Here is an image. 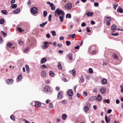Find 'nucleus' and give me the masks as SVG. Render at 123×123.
<instances>
[{"label": "nucleus", "mask_w": 123, "mask_h": 123, "mask_svg": "<svg viewBox=\"0 0 123 123\" xmlns=\"http://www.w3.org/2000/svg\"><path fill=\"white\" fill-rule=\"evenodd\" d=\"M67 56L68 57L69 59H70L71 60H72L73 58L72 55V54H71L70 53H69L67 55Z\"/></svg>", "instance_id": "2eb2a0df"}, {"label": "nucleus", "mask_w": 123, "mask_h": 123, "mask_svg": "<svg viewBox=\"0 0 123 123\" xmlns=\"http://www.w3.org/2000/svg\"><path fill=\"white\" fill-rule=\"evenodd\" d=\"M40 67H41V68L42 69H43V68H47V66H46L45 65H44H44H41V66Z\"/></svg>", "instance_id": "e433bc0d"}, {"label": "nucleus", "mask_w": 123, "mask_h": 123, "mask_svg": "<svg viewBox=\"0 0 123 123\" xmlns=\"http://www.w3.org/2000/svg\"><path fill=\"white\" fill-rule=\"evenodd\" d=\"M26 70L27 71V73H29L30 72V69L29 68V66L27 65H26L25 66Z\"/></svg>", "instance_id": "c85d7f7f"}, {"label": "nucleus", "mask_w": 123, "mask_h": 123, "mask_svg": "<svg viewBox=\"0 0 123 123\" xmlns=\"http://www.w3.org/2000/svg\"><path fill=\"white\" fill-rule=\"evenodd\" d=\"M55 16L56 17H58L60 15H64V12L62 9L59 8H57L54 12Z\"/></svg>", "instance_id": "f257e3e1"}, {"label": "nucleus", "mask_w": 123, "mask_h": 123, "mask_svg": "<svg viewBox=\"0 0 123 123\" xmlns=\"http://www.w3.org/2000/svg\"><path fill=\"white\" fill-rule=\"evenodd\" d=\"M18 43L20 45H23L24 44L23 42L22 41L20 40L19 41Z\"/></svg>", "instance_id": "79ce46f5"}, {"label": "nucleus", "mask_w": 123, "mask_h": 123, "mask_svg": "<svg viewBox=\"0 0 123 123\" xmlns=\"http://www.w3.org/2000/svg\"><path fill=\"white\" fill-rule=\"evenodd\" d=\"M2 37H0V43H1L2 42Z\"/></svg>", "instance_id": "052dcab7"}, {"label": "nucleus", "mask_w": 123, "mask_h": 123, "mask_svg": "<svg viewBox=\"0 0 123 123\" xmlns=\"http://www.w3.org/2000/svg\"><path fill=\"white\" fill-rule=\"evenodd\" d=\"M112 56L113 58L117 60H118V58L117 56V55L115 53H114L112 55Z\"/></svg>", "instance_id": "412c9836"}, {"label": "nucleus", "mask_w": 123, "mask_h": 123, "mask_svg": "<svg viewBox=\"0 0 123 123\" xmlns=\"http://www.w3.org/2000/svg\"><path fill=\"white\" fill-rule=\"evenodd\" d=\"M57 67L59 69H61L62 68L61 65V63L60 62H59L58 63V65H57Z\"/></svg>", "instance_id": "7c9ffc66"}, {"label": "nucleus", "mask_w": 123, "mask_h": 123, "mask_svg": "<svg viewBox=\"0 0 123 123\" xmlns=\"http://www.w3.org/2000/svg\"><path fill=\"white\" fill-rule=\"evenodd\" d=\"M6 81L7 84H11L13 82V80L12 79H7Z\"/></svg>", "instance_id": "423d86ee"}, {"label": "nucleus", "mask_w": 123, "mask_h": 123, "mask_svg": "<svg viewBox=\"0 0 123 123\" xmlns=\"http://www.w3.org/2000/svg\"><path fill=\"white\" fill-rule=\"evenodd\" d=\"M118 6V4H116V5H114L113 7L114 9H116V8Z\"/></svg>", "instance_id": "0e129e2a"}, {"label": "nucleus", "mask_w": 123, "mask_h": 123, "mask_svg": "<svg viewBox=\"0 0 123 123\" xmlns=\"http://www.w3.org/2000/svg\"><path fill=\"white\" fill-rule=\"evenodd\" d=\"M22 78V76L21 74H20L17 79V81L18 82H19L20 80H21Z\"/></svg>", "instance_id": "6e6552de"}, {"label": "nucleus", "mask_w": 123, "mask_h": 123, "mask_svg": "<svg viewBox=\"0 0 123 123\" xmlns=\"http://www.w3.org/2000/svg\"><path fill=\"white\" fill-rule=\"evenodd\" d=\"M111 111H112V110L111 109H109L107 111V113L108 114H110L111 112Z\"/></svg>", "instance_id": "680f3d73"}, {"label": "nucleus", "mask_w": 123, "mask_h": 123, "mask_svg": "<svg viewBox=\"0 0 123 123\" xmlns=\"http://www.w3.org/2000/svg\"><path fill=\"white\" fill-rule=\"evenodd\" d=\"M1 12L3 14L6 15L7 13V12L5 10H2L1 11Z\"/></svg>", "instance_id": "f704fd0d"}, {"label": "nucleus", "mask_w": 123, "mask_h": 123, "mask_svg": "<svg viewBox=\"0 0 123 123\" xmlns=\"http://www.w3.org/2000/svg\"><path fill=\"white\" fill-rule=\"evenodd\" d=\"M105 18L107 20L106 21H110L111 20L112 18L110 16L105 17Z\"/></svg>", "instance_id": "cd10ccee"}, {"label": "nucleus", "mask_w": 123, "mask_h": 123, "mask_svg": "<svg viewBox=\"0 0 123 123\" xmlns=\"http://www.w3.org/2000/svg\"><path fill=\"white\" fill-rule=\"evenodd\" d=\"M37 8L36 7H34L31 8V12L32 13L35 14L37 12Z\"/></svg>", "instance_id": "7ed1b4c3"}, {"label": "nucleus", "mask_w": 123, "mask_h": 123, "mask_svg": "<svg viewBox=\"0 0 123 123\" xmlns=\"http://www.w3.org/2000/svg\"><path fill=\"white\" fill-rule=\"evenodd\" d=\"M48 46L45 45H43L42 47V48L43 49H45L47 48Z\"/></svg>", "instance_id": "864d4df0"}, {"label": "nucleus", "mask_w": 123, "mask_h": 123, "mask_svg": "<svg viewBox=\"0 0 123 123\" xmlns=\"http://www.w3.org/2000/svg\"><path fill=\"white\" fill-rule=\"evenodd\" d=\"M52 17V15L51 14H50L48 17V19L49 21H51V18Z\"/></svg>", "instance_id": "c03bdc74"}, {"label": "nucleus", "mask_w": 123, "mask_h": 123, "mask_svg": "<svg viewBox=\"0 0 123 123\" xmlns=\"http://www.w3.org/2000/svg\"><path fill=\"white\" fill-rule=\"evenodd\" d=\"M41 76L43 77H45L46 75V73L45 71L44 70L42 71L41 73Z\"/></svg>", "instance_id": "9b49d317"}, {"label": "nucleus", "mask_w": 123, "mask_h": 123, "mask_svg": "<svg viewBox=\"0 0 123 123\" xmlns=\"http://www.w3.org/2000/svg\"><path fill=\"white\" fill-rule=\"evenodd\" d=\"M69 72L72 73L74 76H75L76 74V72L74 69L70 71Z\"/></svg>", "instance_id": "b1692460"}, {"label": "nucleus", "mask_w": 123, "mask_h": 123, "mask_svg": "<svg viewBox=\"0 0 123 123\" xmlns=\"http://www.w3.org/2000/svg\"><path fill=\"white\" fill-rule=\"evenodd\" d=\"M49 108H52L53 107V104L51 103H50L49 104Z\"/></svg>", "instance_id": "a18cd8bd"}, {"label": "nucleus", "mask_w": 123, "mask_h": 123, "mask_svg": "<svg viewBox=\"0 0 123 123\" xmlns=\"http://www.w3.org/2000/svg\"><path fill=\"white\" fill-rule=\"evenodd\" d=\"M100 91L101 93L104 94L106 90L105 87H102L100 88Z\"/></svg>", "instance_id": "1a4fd4ad"}, {"label": "nucleus", "mask_w": 123, "mask_h": 123, "mask_svg": "<svg viewBox=\"0 0 123 123\" xmlns=\"http://www.w3.org/2000/svg\"><path fill=\"white\" fill-rule=\"evenodd\" d=\"M84 110L85 112L86 113L88 111L89 108L88 106H86L84 107Z\"/></svg>", "instance_id": "6ab92c4d"}, {"label": "nucleus", "mask_w": 123, "mask_h": 123, "mask_svg": "<svg viewBox=\"0 0 123 123\" xmlns=\"http://www.w3.org/2000/svg\"><path fill=\"white\" fill-rule=\"evenodd\" d=\"M17 7V5L16 4H14L12 5L10 7L11 9H14Z\"/></svg>", "instance_id": "4be33fe9"}, {"label": "nucleus", "mask_w": 123, "mask_h": 123, "mask_svg": "<svg viewBox=\"0 0 123 123\" xmlns=\"http://www.w3.org/2000/svg\"><path fill=\"white\" fill-rule=\"evenodd\" d=\"M12 46V44L10 42L8 43L7 44V46L9 48H11Z\"/></svg>", "instance_id": "473e14b6"}, {"label": "nucleus", "mask_w": 123, "mask_h": 123, "mask_svg": "<svg viewBox=\"0 0 123 123\" xmlns=\"http://www.w3.org/2000/svg\"><path fill=\"white\" fill-rule=\"evenodd\" d=\"M5 22V20L3 19H0V24H3Z\"/></svg>", "instance_id": "72a5a7b5"}, {"label": "nucleus", "mask_w": 123, "mask_h": 123, "mask_svg": "<svg viewBox=\"0 0 123 123\" xmlns=\"http://www.w3.org/2000/svg\"><path fill=\"white\" fill-rule=\"evenodd\" d=\"M18 30L20 32V33H21L22 32V28H20V27H18Z\"/></svg>", "instance_id": "49530a36"}, {"label": "nucleus", "mask_w": 123, "mask_h": 123, "mask_svg": "<svg viewBox=\"0 0 123 123\" xmlns=\"http://www.w3.org/2000/svg\"><path fill=\"white\" fill-rule=\"evenodd\" d=\"M65 7L67 10H69L72 8V6L70 4L68 3L65 6Z\"/></svg>", "instance_id": "39448f33"}, {"label": "nucleus", "mask_w": 123, "mask_h": 123, "mask_svg": "<svg viewBox=\"0 0 123 123\" xmlns=\"http://www.w3.org/2000/svg\"><path fill=\"white\" fill-rule=\"evenodd\" d=\"M75 34H74L73 35H72L71 37L72 38H75Z\"/></svg>", "instance_id": "bf43d9fd"}, {"label": "nucleus", "mask_w": 123, "mask_h": 123, "mask_svg": "<svg viewBox=\"0 0 123 123\" xmlns=\"http://www.w3.org/2000/svg\"><path fill=\"white\" fill-rule=\"evenodd\" d=\"M41 105L40 103L38 101H37L35 102V106L36 107H39Z\"/></svg>", "instance_id": "4468645a"}, {"label": "nucleus", "mask_w": 123, "mask_h": 123, "mask_svg": "<svg viewBox=\"0 0 123 123\" xmlns=\"http://www.w3.org/2000/svg\"><path fill=\"white\" fill-rule=\"evenodd\" d=\"M67 117V115L65 114H62V118L63 120H65Z\"/></svg>", "instance_id": "a211bd4d"}, {"label": "nucleus", "mask_w": 123, "mask_h": 123, "mask_svg": "<svg viewBox=\"0 0 123 123\" xmlns=\"http://www.w3.org/2000/svg\"><path fill=\"white\" fill-rule=\"evenodd\" d=\"M43 91L45 93H48L51 92L52 91H51L50 88L49 86H45L44 88Z\"/></svg>", "instance_id": "f03ea898"}, {"label": "nucleus", "mask_w": 123, "mask_h": 123, "mask_svg": "<svg viewBox=\"0 0 123 123\" xmlns=\"http://www.w3.org/2000/svg\"><path fill=\"white\" fill-rule=\"evenodd\" d=\"M47 14V12L46 11H44L43 12V16L44 17H45L46 16Z\"/></svg>", "instance_id": "4c0bfd02"}, {"label": "nucleus", "mask_w": 123, "mask_h": 123, "mask_svg": "<svg viewBox=\"0 0 123 123\" xmlns=\"http://www.w3.org/2000/svg\"><path fill=\"white\" fill-rule=\"evenodd\" d=\"M83 94L85 96H86L87 95V93L85 91L83 92Z\"/></svg>", "instance_id": "6e6d98bb"}, {"label": "nucleus", "mask_w": 123, "mask_h": 123, "mask_svg": "<svg viewBox=\"0 0 123 123\" xmlns=\"http://www.w3.org/2000/svg\"><path fill=\"white\" fill-rule=\"evenodd\" d=\"M49 75L51 77H53L54 75V74L53 72L50 71L49 73Z\"/></svg>", "instance_id": "2f4dec72"}, {"label": "nucleus", "mask_w": 123, "mask_h": 123, "mask_svg": "<svg viewBox=\"0 0 123 123\" xmlns=\"http://www.w3.org/2000/svg\"><path fill=\"white\" fill-rule=\"evenodd\" d=\"M86 24L85 23L83 22L81 24V26L82 27H84L86 25Z\"/></svg>", "instance_id": "13d9d810"}, {"label": "nucleus", "mask_w": 123, "mask_h": 123, "mask_svg": "<svg viewBox=\"0 0 123 123\" xmlns=\"http://www.w3.org/2000/svg\"><path fill=\"white\" fill-rule=\"evenodd\" d=\"M89 70L90 71V73H93V71L92 69L91 68H89Z\"/></svg>", "instance_id": "3c124183"}, {"label": "nucleus", "mask_w": 123, "mask_h": 123, "mask_svg": "<svg viewBox=\"0 0 123 123\" xmlns=\"http://www.w3.org/2000/svg\"><path fill=\"white\" fill-rule=\"evenodd\" d=\"M93 12H87L86 13V15L90 17L93 15Z\"/></svg>", "instance_id": "f3484780"}, {"label": "nucleus", "mask_w": 123, "mask_h": 123, "mask_svg": "<svg viewBox=\"0 0 123 123\" xmlns=\"http://www.w3.org/2000/svg\"><path fill=\"white\" fill-rule=\"evenodd\" d=\"M95 99V98L94 97H92L90 98V100L92 101H93Z\"/></svg>", "instance_id": "de8ad7c7"}, {"label": "nucleus", "mask_w": 123, "mask_h": 123, "mask_svg": "<svg viewBox=\"0 0 123 123\" xmlns=\"http://www.w3.org/2000/svg\"><path fill=\"white\" fill-rule=\"evenodd\" d=\"M107 82V80L105 78H104L102 79L101 81V82L103 84H105Z\"/></svg>", "instance_id": "aec40b11"}, {"label": "nucleus", "mask_w": 123, "mask_h": 123, "mask_svg": "<svg viewBox=\"0 0 123 123\" xmlns=\"http://www.w3.org/2000/svg\"><path fill=\"white\" fill-rule=\"evenodd\" d=\"M62 80L65 82L67 81H68L65 77H63L62 78Z\"/></svg>", "instance_id": "5fc2aeb1"}, {"label": "nucleus", "mask_w": 123, "mask_h": 123, "mask_svg": "<svg viewBox=\"0 0 123 123\" xmlns=\"http://www.w3.org/2000/svg\"><path fill=\"white\" fill-rule=\"evenodd\" d=\"M47 23V21H45L44 22L42 23V24H40V26L42 27H44L45 25H46Z\"/></svg>", "instance_id": "bb28decb"}, {"label": "nucleus", "mask_w": 123, "mask_h": 123, "mask_svg": "<svg viewBox=\"0 0 123 123\" xmlns=\"http://www.w3.org/2000/svg\"><path fill=\"white\" fill-rule=\"evenodd\" d=\"M105 102L109 104L110 103V100L109 99H105L104 100Z\"/></svg>", "instance_id": "37998d69"}, {"label": "nucleus", "mask_w": 123, "mask_h": 123, "mask_svg": "<svg viewBox=\"0 0 123 123\" xmlns=\"http://www.w3.org/2000/svg\"><path fill=\"white\" fill-rule=\"evenodd\" d=\"M63 97V92L60 91L59 92L58 94L57 98L59 99H61Z\"/></svg>", "instance_id": "20e7f679"}, {"label": "nucleus", "mask_w": 123, "mask_h": 123, "mask_svg": "<svg viewBox=\"0 0 123 123\" xmlns=\"http://www.w3.org/2000/svg\"><path fill=\"white\" fill-rule=\"evenodd\" d=\"M80 80L81 81L83 82L84 81V79L83 77L82 76L80 78Z\"/></svg>", "instance_id": "8fccbe9b"}, {"label": "nucleus", "mask_w": 123, "mask_h": 123, "mask_svg": "<svg viewBox=\"0 0 123 123\" xmlns=\"http://www.w3.org/2000/svg\"><path fill=\"white\" fill-rule=\"evenodd\" d=\"M117 28V26L115 25H113L111 26V30L113 32H114Z\"/></svg>", "instance_id": "0eeeda50"}, {"label": "nucleus", "mask_w": 123, "mask_h": 123, "mask_svg": "<svg viewBox=\"0 0 123 123\" xmlns=\"http://www.w3.org/2000/svg\"><path fill=\"white\" fill-rule=\"evenodd\" d=\"M20 11V10L19 8H17L14 11V14H17Z\"/></svg>", "instance_id": "5701e85b"}, {"label": "nucleus", "mask_w": 123, "mask_h": 123, "mask_svg": "<svg viewBox=\"0 0 123 123\" xmlns=\"http://www.w3.org/2000/svg\"><path fill=\"white\" fill-rule=\"evenodd\" d=\"M111 23L110 21H106V24L107 25H110Z\"/></svg>", "instance_id": "e2e57ef3"}, {"label": "nucleus", "mask_w": 123, "mask_h": 123, "mask_svg": "<svg viewBox=\"0 0 123 123\" xmlns=\"http://www.w3.org/2000/svg\"><path fill=\"white\" fill-rule=\"evenodd\" d=\"M10 118L11 119L14 121L15 120V118L13 115H11L10 117Z\"/></svg>", "instance_id": "58836bf2"}, {"label": "nucleus", "mask_w": 123, "mask_h": 123, "mask_svg": "<svg viewBox=\"0 0 123 123\" xmlns=\"http://www.w3.org/2000/svg\"><path fill=\"white\" fill-rule=\"evenodd\" d=\"M105 119L107 123H108V122L110 121L111 120V119L110 117H108L107 118V116L106 115L105 117Z\"/></svg>", "instance_id": "dca6fc26"}, {"label": "nucleus", "mask_w": 123, "mask_h": 123, "mask_svg": "<svg viewBox=\"0 0 123 123\" xmlns=\"http://www.w3.org/2000/svg\"><path fill=\"white\" fill-rule=\"evenodd\" d=\"M94 6H98V3L97 2H95L94 4Z\"/></svg>", "instance_id": "4d7b16f0"}, {"label": "nucleus", "mask_w": 123, "mask_h": 123, "mask_svg": "<svg viewBox=\"0 0 123 123\" xmlns=\"http://www.w3.org/2000/svg\"><path fill=\"white\" fill-rule=\"evenodd\" d=\"M1 32L2 35L4 36V37H5L6 36V34L3 31H2Z\"/></svg>", "instance_id": "09e8293b"}, {"label": "nucleus", "mask_w": 123, "mask_h": 123, "mask_svg": "<svg viewBox=\"0 0 123 123\" xmlns=\"http://www.w3.org/2000/svg\"><path fill=\"white\" fill-rule=\"evenodd\" d=\"M71 43L70 41H66V43L67 46H69L70 44Z\"/></svg>", "instance_id": "a19ab883"}, {"label": "nucleus", "mask_w": 123, "mask_h": 123, "mask_svg": "<svg viewBox=\"0 0 123 123\" xmlns=\"http://www.w3.org/2000/svg\"><path fill=\"white\" fill-rule=\"evenodd\" d=\"M61 15L62 16H59V18L60 19L61 21V22H62L63 21V18L65 15V14H64V15L63 16L62 15Z\"/></svg>", "instance_id": "393cba45"}, {"label": "nucleus", "mask_w": 123, "mask_h": 123, "mask_svg": "<svg viewBox=\"0 0 123 123\" xmlns=\"http://www.w3.org/2000/svg\"><path fill=\"white\" fill-rule=\"evenodd\" d=\"M111 35H112L114 36H118V33H115L114 34H112Z\"/></svg>", "instance_id": "603ef678"}, {"label": "nucleus", "mask_w": 123, "mask_h": 123, "mask_svg": "<svg viewBox=\"0 0 123 123\" xmlns=\"http://www.w3.org/2000/svg\"><path fill=\"white\" fill-rule=\"evenodd\" d=\"M50 6L52 10H55V7L53 3L51 4V5H50Z\"/></svg>", "instance_id": "a878e982"}, {"label": "nucleus", "mask_w": 123, "mask_h": 123, "mask_svg": "<svg viewBox=\"0 0 123 123\" xmlns=\"http://www.w3.org/2000/svg\"><path fill=\"white\" fill-rule=\"evenodd\" d=\"M68 95L70 96H72L73 94L72 91L71 89L69 90L68 92Z\"/></svg>", "instance_id": "f8f14e48"}, {"label": "nucleus", "mask_w": 123, "mask_h": 123, "mask_svg": "<svg viewBox=\"0 0 123 123\" xmlns=\"http://www.w3.org/2000/svg\"><path fill=\"white\" fill-rule=\"evenodd\" d=\"M117 11V12H119L120 13H122L123 12V9L121 8L118 9Z\"/></svg>", "instance_id": "c756f323"}, {"label": "nucleus", "mask_w": 123, "mask_h": 123, "mask_svg": "<svg viewBox=\"0 0 123 123\" xmlns=\"http://www.w3.org/2000/svg\"><path fill=\"white\" fill-rule=\"evenodd\" d=\"M24 121H25V123H30L27 120L25 119H24Z\"/></svg>", "instance_id": "69168bd1"}, {"label": "nucleus", "mask_w": 123, "mask_h": 123, "mask_svg": "<svg viewBox=\"0 0 123 123\" xmlns=\"http://www.w3.org/2000/svg\"><path fill=\"white\" fill-rule=\"evenodd\" d=\"M51 33L53 36H55L56 35V32L55 31H52Z\"/></svg>", "instance_id": "ea45409f"}, {"label": "nucleus", "mask_w": 123, "mask_h": 123, "mask_svg": "<svg viewBox=\"0 0 123 123\" xmlns=\"http://www.w3.org/2000/svg\"><path fill=\"white\" fill-rule=\"evenodd\" d=\"M98 91V90L97 89H94L93 90V92H97Z\"/></svg>", "instance_id": "338daca9"}, {"label": "nucleus", "mask_w": 123, "mask_h": 123, "mask_svg": "<svg viewBox=\"0 0 123 123\" xmlns=\"http://www.w3.org/2000/svg\"><path fill=\"white\" fill-rule=\"evenodd\" d=\"M86 29L87 30V32H90L91 31L90 30L89 28L88 27L86 28Z\"/></svg>", "instance_id": "774afa93"}, {"label": "nucleus", "mask_w": 123, "mask_h": 123, "mask_svg": "<svg viewBox=\"0 0 123 123\" xmlns=\"http://www.w3.org/2000/svg\"><path fill=\"white\" fill-rule=\"evenodd\" d=\"M46 61V59L45 57L42 58L41 60V63H44Z\"/></svg>", "instance_id": "ddd939ff"}, {"label": "nucleus", "mask_w": 123, "mask_h": 123, "mask_svg": "<svg viewBox=\"0 0 123 123\" xmlns=\"http://www.w3.org/2000/svg\"><path fill=\"white\" fill-rule=\"evenodd\" d=\"M66 18H70L71 17V15L70 14H67L66 16Z\"/></svg>", "instance_id": "c9c22d12"}, {"label": "nucleus", "mask_w": 123, "mask_h": 123, "mask_svg": "<svg viewBox=\"0 0 123 123\" xmlns=\"http://www.w3.org/2000/svg\"><path fill=\"white\" fill-rule=\"evenodd\" d=\"M102 97L100 95L98 94L96 98V99L98 101H100L102 99Z\"/></svg>", "instance_id": "9d476101"}]
</instances>
